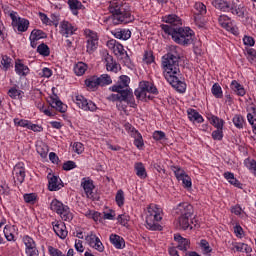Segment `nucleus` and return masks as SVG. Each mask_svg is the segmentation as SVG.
Here are the masks:
<instances>
[{"label": "nucleus", "instance_id": "nucleus-1", "mask_svg": "<svg viewBox=\"0 0 256 256\" xmlns=\"http://www.w3.org/2000/svg\"><path fill=\"white\" fill-rule=\"evenodd\" d=\"M162 69L166 81H168L174 89H177L179 93H185L187 85L177 77V75H179V60L169 56H163Z\"/></svg>", "mask_w": 256, "mask_h": 256}, {"label": "nucleus", "instance_id": "nucleus-2", "mask_svg": "<svg viewBox=\"0 0 256 256\" xmlns=\"http://www.w3.org/2000/svg\"><path fill=\"white\" fill-rule=\"evenodd\" d=\"M111 15L107 18V21L113 23V25H121L122 23H131L133 17L131 15V6L121 0H112L108 7Z\"/></svg>", "mask_w": 256, "mask_h": 256}, {"label": "nucleus", "instance_id": "nucleus-3", "mask_svg": "<svg viewBox=\"0 0 256 256\" xmlns=\"http://www.w3.org/2000/svg\"><path fill=\"white\" fill-rule=\"evenodd\" d=\"M165 35H170L174 43L187 47L193 43L195 32L189 27L173 28L167 24L160 25Z\"/></svg>", "mask_w": 256, "mask_h": 256}, {"label": "nucleus", "instance_id": "nucleus-4", "mask_svg": "<svg viewBox=\"0 0 256 256\" xmlns=\"http://www.w3.org/2000/svg\"><path fill=\"white\" fill-rule=\"evenodd\" d=\"M146 228L150 231H159L161 225L160 221H163V208L156 204H150L146 209Z\"/></svg>", "mask_w": 256, "mask_h": 256}, {"label": "nucleus", "instance_id": "nucleus-5", "mask_svg": "<svg viewBox=\"0 0 256 256\" xmlns=\"http://www.w3.org/2000/svg\"><path fill=\"white\" fill-rule=\"evenodd\" d=\"M50 209L51 211H54V213H57L59 217L62 219V221H66L68 223H71L73 221V212H71V208L69 206L63 204V202L54 199L50 203Z\"/></svg>", "mask_w": 256, "mask_h": 256}, {"label": "nucleus", "instance_id": "nucleus-6", "mask_svg": "<svg viewBox=\"0 0 256 256\" xmlns=\"http://www.w3.org/2000/svg\"><path fill=\"white\" fill-rule=\"evenodd\" d=\"M84 36L86 39V52L92 55V53L97 51V47H99V35L91 29H85Z\"/></svg>", "mask_w": 256, "mask_h": 256}, {"label": "nucleus", "instance_id": "nucleus-7", "mask_svg": "<svg viewBox=\"0 0 256 256\" xmlns=\"http://www.w3.org/2000/svg\"><path fill=\"white\" fill-rule=\"evenodd\" d=\"M129 83H131V78L127 75H121L118 79L117 84H114L109 88L110 91H122L127 93L129 97L135 98L133 96V90L129 88Z\"/></svg>", "mask_w": 256, "mask_h": 256}, {"label": "nucleus", "instance_id": "nucleus-8", "mask_svg": "<svg viewBox=\"0 0 256 256\" xmlns=\"http://www.w3.org/2000/svg\"><path fill=\"white\" fill-rule=\"evenodd\" d=\"M10 19L12 20V27L18 33H25L29 29V21L26 18H21L17 12H10Z\"/></svg>", "mask_w": 256, "mask_h": 256}, {"label": "nucleus", "instance_id": "nucleus-9", "mask_svg": "<svg viewBox=\"0 0 256 256\" xmlns=\"http://www.w3.org/2000/svg\"><path fill=\"white\" fill-rule=\"evenodd\" d=\"M124 129L128 133V135H130V137L134 139L135 147H137L140 150L143 149V147H145V142L143 141V135H141L140 131L137 130L135 127H133L131 123L126 122L124 124Z\"/></svg>", "mask_w": 256, "mask_h": 256}, {"label": "nucleus", "instance_id": "nucleus-10", "mask_svg": "<svg viewBox=\"0 0 256 256\" xmlns=\"http://www.w3.org/2000/svg\"><path fill=\"white\" fill-rule=\"evenodd\" d=\"M112 92L117 93V94H110L107 97L108 101H112V102L120 101V103L124 101L125 103H127L132 108L137 107V103L135 102V98H132L127 93H125L123 91H112Z\"/></svg>", "mask_w": 256, "mask_h": 256}, {"label": "nucleus", "instance_id": "nucleus-11", "mask_svg": "<svg viewBox=\"0 0 256 256\" xmlns=\"http://www.w3.org/2000/svg\"><path fill=\"white\" fill-rule=\"evenodd\" d=\"M85 241L88 247L95 249L99 253H103V251H105V246L103 245V242H101V239L97 237V234H95V232L93 231L89 232L85 236Z\"/></svg>", "mask_w": 256, "mask_h": 256}, {"label": "nucleus", "instance_id": "nucleus-12", "mask_svg": "<svg viewBox=\"0 0 256 256\" xmlns=\"http://www.w3.org/2000/svg\"><path fill=\"white\" fill-rule=\"evenodd\" d=\"M74 103L79 107V109H82L83 111H91L94 113V111L97 110V104H95L91 100H87L83 95H76L74 98Z\"/></svg>", "mask_w": 256, "mask_h": 256}, {"label": "nucleus", "instance_id": "nucleus-13", "mask_svg": "<svg viewBox=\"0 0 256 256\" xmlns=\"http://www.w3.org/2000/svg\"><path fill=\"white\" fill-rule=\"evenodd\" d=\"M174 175L177 179V181H181L183 184V187L186 189H191L193 182L191 181V177L183 170L181 167H174L173 169Z\"/></svg>", "mask_w": 256, "mask_h": 256}, {"label": "nucleus", "instance_id": "nucleus-14", "mask_svg": "<svg viewBox=\"0 0 256 256\" xmlns=\"http://www.w3.org/2000/svg\"><path fill=\"white\" fill-rule=\"evenodd\" d=\"M77 31V25L71 23L68 20H63L59 24V33L62 35V37H71L75 35V32Z\"/></svg>", "mask_w": 256, "mask_h": 256}, {"label": "nucleus", "instance_id": "nucleus-15", "mask_svg": "<svg viewBox=\"0 0 256 256\" xmlns=\"http://www.w3.org/2000/svg\"><path fill=\"white\" fill-rule=\"evenodd\" d=\"M14 183L21 185L25 181V164L23 162H18L12 171Z\"/></svg>", "mask_w": 256, "mask_h": 256}, {"label": "nucleus", "instance_id": "nucleus-16", "mask_svg": "<svg viewBox=\"0 0 256 256\" xmlns=\"http://www.w3.org/2000/svg\"><path fill=\"white\" fill-rule=\"evenodd\" d=\"M194 213L193 205L187 202L180 203L176 207V215H179V217H193Z\"/></svg>", "mask_w": 256, "mask_h": 256}, {"label": "nucleus", "instance_id": "nucleus-17", "mask_svg": "<svg viewBox=\"0 0 256 256\" xmlns=\"http://www.w3.org/2000/svg\"><path fill=\"white\" fill-rule=\"evenodd\" d=\"M239 0H231V5L229 8V13L232 15H237V17H245L247 14V8L243 4H238Z\"/></svg>", "mask_w": 256, "mask_h": 256}, {"label": "nucleus", "instance_id": "nucleus-18", "mask_svg": "<svg viewBox=\"0 0 256 256\" xmlns=\"http://www.w3.org/2000/svg\"><path fill=\"white\" fill-rule=\"evenodd\" d=\"M106 45L108 49L113 51L116 57H123V55H127V51H125V48L121 43L117 42V40H109Z\"/></svg>", "mask_w": 256, "mask_h": 256}, {"label": "nucleus", "instance_id": "nucleus-19", "mask_svg": "<svg viewBox=\"0 0 256 256\" xmlns=\"http://www.w3.org/2000/svg\"><path fill=\"white\" fill-rule=\"evenodd\" d=\"M52 227L57 237H59L60 239H67V235H69V232L67 231V226L63 222L54 221L52 222Z\"/></svg>", "mask_w": 256, "mask_h": 256}, {"label": "nucleus", "instance_id": "nucleus-20", "mask_svg": "<svg viewBox=\"0 0 256 256\" xmlns=\"http://www.w3.org/2000/svg\"><path fill=\"white\" fill-rule=\"evenodd\" d=\"M17 231H19V229L17 228L16 225H11V224L5 225L3 229V234L6 241L15 243V241H17V238L15 237V235H17Z\"/></svg>", "mask_w": 256, "mask_h": 256}, {"label": "nucleus", "instance_id": "nucleus-21", "mask_svg": "<svg viewBox=\"0 0 256 256\" xmlns=\"http://www.w3.org/2000/svg\"><path fill=\"white\" fill-rule=\"evenodd\" d=\"M14 71L18 77H27L31 73L29 66L25 65L21 59L15 61Z\"/></svg>", "mask_w": 256, "mask_h": 256}, {"label": "nucleus", "instance_id": "nucleus-22", "mask_svg": "<svg viewBox=\"0 0 256 256\" xmlns=\"http://www.w3.org/2000/svg\"><path fill=\"white\" fill-rule=\"evenodd\" d=\"M162 21L170 25L173 29H175L174 27L179 28L183 25V20L177 14L166 15L162 18Z\"/></svg>", "mask_w": 256, "mask_h": 256}, {"label": "nucleus", "instance_id": "nucleus-23", "mask_svg": "<svg viewBox=\"0 0 256 256\" xmlns=\"http://www.w3.org/2000/svg\"><path fill=\"white\" fill-rule=\"evenodd\" d=\"M81 187H83L84 193L88 199H93V190L95 189V184L90 178H83L81 181Z\"/></svg>", "mask_w": 256, "mask_h": 256}, {"label": "nucleus", "instance_id": "nucleus-24", "mask_svg": "<svg viewBox=\"0 0 256 256\" xmlns=\"http://www.w3.org/2000/svg\"><path fill=\"white\" fill-rule=\"evenodd\" d=\"M105 63L106 71H109L110 73H119V71H121V64L117 63L112 56H106Z\"/></svg>", "mask_w": 256, "mask_h": 256}, {"label": "nucleus", "instance_id": "nucleus-25", "mask_svg": "<svg viewBox=\"0 0 256 256\" xmlns=\"http://www.w3.org/2000/svg\"><path fill=\"white\" fill-rule=\"evenodd\" d=\"M63 187L61 178L51 175H48V189L49 191H59Z\"/></svg>", "mask_w": 256, "mask_h": 256}, {"label": "nucleus", "instance_id": "nucleus-26", "mask_svg": "<svg viewBox=\"0 0 256 256\" xmlns=\"http://www.w3.org/2000/svg\"><path fill=\"white\" fill-rule=\"evenodd\" d=\"M48 102L52 109H56L59 113H65L67 111V105L63 104L57 96L50 97Z\"/></svg>", "mask_w": 256, "mask_h": 256}, {"label": "nucleus", "instance_id": "nucleus-27", "mask_svg": "<svg viewBox=\"0 0 256 256\" xmlns=\"http://www.w3.org/2000/svg\"><path fill=\"white\" fill-rule=\"evenodd\" d=\"M174 241L178 243L177 249H179V251H189L191 247V242L189 239L183 238L181 235L176 234L174 235Z\"/></svg>", "mask_w": 256, "mask_h": 256}, {"label": "nucleus", "instance_id": "nucleus-28", "mask_svg": "<svg viewBox=\"0 0 256 256\" xmlns=\"http://www.w3.org/2000/svg\"><path fill=\"white\" fill-rule=\"evenodd\" d=\"M193 217L190 216H179L177 220V225L179 229H183V231H187V229H193L191 225L193 222L191 221Z\"/></svg>", "mask_w": 256, "mask_h": 256}, {"label": "nucleus", "instance_id": "nucleus-29", "mask_svg": "<svg viewBox=\"0 0 256 256\" xmlns=\"http://www.w3.org/2000/svg\"><path fill=\"white\" fill-rule=\"evenodd\" d=\"M109 241L115 249H125V239L117 234H111Z\"/></svg>", "mask_w": 256, "mask_h": 256}, {"label": "nucleus", "instance_id": "nucleus-30", "mask_svg": "<svg viewBox=\"0 0 256 256\" xmlns=\"http://www.w3.org/2000/svg\"><path fill=\"white\" fill-rule=\"evenodd\" d=\"M212 5L215 7V9L223 11V13H229V9L231 8V0H212Z\"/></svg>", "mask_w": 256, "mask_h": 256}, {"label": "nucleus", "instance_id": "nucleus-31", "mask_svg": "<svg viewBox=\"0 0 256 256\" xmlns=\"http://www.w3.org/2000/svg\"><path fill=\"white\" fill-rule=\"evenodd\" d=\"M218 23L223 27L224 29H227V31H232L234 35H237V30H235L234 27H231V18L227 15H221L218 18Z\"/></svg>", "mask_w": 256, "mask_h": 256}, {"label": "nucleus", "instance_id": "nucleus-32", "mask_svg": "<svg viewBox=\"0 0 256 256\" xmlns=\"http://www.w3.org/2000/svg\"><path fill=\"white\" fill-rule=\"evenodd\" d=\"M112 35L115 37V39H122V41L131 39V31L129 29H115L112 31Z\"/></svg>", "mask_w": 256, "mask_h": 256}, {"label": "nucleus", "instance_id": "nucleus-33", "mask_svg": "<svg viewBox=\"0 0 256 256\" xmlns=\"http://www.w3.org/2000/svg\"><path fill=\"white\" fill-rule=\"evenodd\" d=\"M187 115H188L189 121H192V123H203L205 121L203 116L193 108H189L187 110Z\"/></svg>", "mask_w": 256, "mask_h": 256}, {"label": "nucleus", "instance_id": "nucleus-34", "mask_svg": "<svg viewBox=\"0 0 256 256\" xmlns=\"http://www.w3.org/2000/svg\"><path fill=\"white\" fill-rule=\"evenodd\" d=\"M230 89L238 95V97H245V94L247 93L245 91V87L237 82V80H233L230 84Z\"/></svg>", "mask_w": 256, "mask_h": 256}, {"label": "nucleus", "instance_id": "nucleus-35", "mask_svg": "<svg viewBox=\"0 0 256 256\" xmlns=\"http://www.w3.org/2000/svg\"><path fill=\"white\" fill-rule=\"evenodd\" d=\"M13 67V59L7 55H2L0 60L1 71H9Z\"/></svg>", "mask_w": 256, "mask_h": 256}, {"label": "nucleus", "instance_id": "nucleus-36", "mask_svg": "<svg viewBox=\"0 0 256 256\" xmlns=\"http://www.w3.org/2000/svg\"><path fill=\"white\" fill-rule=\"evenodd\" d=\"M208 121L215 127V129H223L225 127V120L210 114L207 116Z\"/></svg>", "mask_w": 256, "mask_h": 256}, {"label": "nucleus", "instance_id": "nucleus-37", "mask_svg": "<svg viewBox=\"0 0 256 256\" xmlns=\"http://www.w3.org/2000/svg\"><path fill=\"white\" fill-rule=\"evenodd\" d=\"M139 86L141 87V89L146 90L148 93H152V95H157L159 93L157 87H155V84H153V82L141 81L139 83Z\"/></svg>", "mask_w": 256, "mask_h": 256}, {"label": "nucleus", "instance_id": "nucleus-38", "mask_svg": "<svg viewBox=\"0 0 256 256\" xmlns=\"http://www.w3.org/2000/svg\"><path fill=\"white\" fill-rule=\"evenodd\" d=\"M134 171L136 172V175L139 177V179H147V169H145V165H143V163H135Z\"/></svg>", "mask_w": 256, "mask_h": 256}, {"label": "nucleus", "instance_id": "nucleus-39", "mask_svg": "<svg viewBox=\"0 0 256 256\" xmlns=\"http://www.w3.org/2000/svg\"><path fill=\"white\" fill-rule=\"evenodd\" d=\"M68 5L72 11V15H79V9H85V6L79 0H68Z\"/></svg>", "mask_w": 256, "mask_h": 256}, {"label": "nucleus", "instance_id": "nucleus-40", "mask_svg": "<svg viewBox=\"0 0 256 256\" xmlns=\"http://www.w3.org/2000/svg\"><path fill=\"white\" fill-rule=\"evenodd\" d=\"M87 69H89V66L86 63L78 62L74 65L73 71L77 77H82V75H85Z\"/></svg>", "mask_w": 256, "mask_h": 256}, {"label": "nucleus", "instance_id": "nucleus-41", "mask_svg": "<svg viewBox=\"0 0 256 256\" xmlns=\"http://www.w3.org/2000/svg\"><path fill=\"white\" fill-rule=\"evenodd\" d=\"M135 97L139 99L140 101H149L151 100V95L148 91L141 88V86L138 87V89L134 92Z\"/></svg>", "mask_w": 256, "mask_h": 256}, {"label": "nucleus", "instance_id": "nucleus-42", "mask_svg": "<svg viewBox=\"0 0 256 256\" xmlns=\"http://www.w3.org/2000/svg\"><path fill=\"white\" fill-rule=\"evenodd\" d=\"M164 57H170L172 59H181V48L179 46L172 45L169 47V52Z\"/></svg>", "mask_w": 256, "mask_h": 256}, {"label": "nucleus", "instance_id": "nucleus-43", "mask_svg": "<svg viewBox=\"0 0 256 256\" xmlns=\"http://www.w3.org/2000/svg\"><path fill=\"white\" fill-rule=\"evenodd\" d=\"M247 119L253 128V133L256 134V108H255V106L250 107V112L247 115Z\"/></svg>", "mask_w": 256, "mask_h": 256}, {"label": "nucleus", "instance_id": "nucleus-44", "mask_svg": "<svg viewBox=\"0 0 256 256\" xmlns=\"http://www.w3.org/2000/svg\"><path fill=\"white\" fill-rule=\"evenodd\" d=\"M85 85L88 87V89H97V87H100L99 85V77L98 76H92L85 80Z\"/></svg>", "mask_w": 256, "mask_h": 256}, {"label": "nucleus", "instance_id": "nucleus-45", "mask_svg": "<svg viewBox=\"0 0 256 256\" xmlns=\"http://www.w3.org/2000/svg\"><path fill=\"white\" fill-rule=\"evenodd\" d=\"M98 83L100 87H107V85H111L113 83V79L109 74H102L98 77Z\"/></svg>", "mask_w": 256, "mask_h": 256}, {"label": "nucleus", "instance_id": "nucleus-46", "mask_svg": "<svg viewBox=\"0 0 256 256\" xmlns=\"http://www.w3.org/2000/svg\"><path fill=\"white\" fill-rule=\"evenodd\" d=\"M22 241L25 245V249H34L35 247H37V243L29 235L23 236Z\"/></svg>", "mask_w": 256, "mask_h": 256}, {"label": "nucleus", "instance_id": "nucleus-47", "mask_svg": "<svg viewBox=\"0 0 256 256\" xmlns=\"http://www.w3.org/2000/svg\"><path fill=\"white\" fill-rule=\"evenodd\" d=\"M200 249L204 255H211V252L213 251V248H211V245H209V242L205 239H202L200 241Z\"/></svg>", "mask_w": 256, "mask_h": 256}, {"label": "nucleus", "instance_id": "nucleus-48", "mask_svg": "<svg viewBox=\"0 0 256 256\" xmlns=\"http://www.w3.org/2000/svg\"><path fill=\"white\" fill-rule=\"evenodd\" d=\"M211 92L216 99H223V89L221 88V85H219V83L213 84Z\"/></svg>", "mask_w": 256, "mask_h": 256}, {"label": "nucleus", "instance_id": "nucleus-49", "mask_svg": "<svg viewBox=\"0 0 256 256\" xmlns=\"http://www.w3.org/2000/svg\"><path fill=\"white\" fill-rule=\"evenodd\" d=\"M8 95L11 99H22L23 92L17 87H12L8 90Z\"/></svg>", "mask_w": 256, "mask_h": 256}, {"label": "nucleus", "instance_id": "nucleus-50", "mask_svg": "<svg viewBox=\"0 0 256 256\" xmlns=\"http://www.w3.org/2000/svg\"><path fill=\"white\" fill-rule=\"evenodd\" d=\"M37 53H39V55H42V57H49V55H51V50L49 49V46H47V44L42 43L38 45Z\"/></svg>", "mask_w": 256, "mask_h": 256}, {"label": "nucleus", "instance_id": "nucleus-51", "mask_svg": "<svg viewBox=\"0 0 256 256\" xmlns=\"http://www.w3.org/2000/svg\"><path fill=\"white\" fill-rule=\"evenodd\" d=\"M45 37H47V34H45V32H43L42 30L34 29L31 32L29 39H33L34 41H40V39H45Z\"/></svg>", "mask_w": 256, "mask_h": 256}, {"label": "nucleus", "instance_id": "nucleus-52", "mask_svg": "<svg viewBox=\"0 0 256 256\" xmlns=\"http://www.w3.org/2000/svg\"><path fill=\"white\" fill-rule=\"evenodd\" d=\"M196 15H207V6L203 2H196L194 4Z\"/></svg>", "mask_w": 256, "mask_h": 256}, {"label": "nucleus", "instance_id": "nucleus-53", "mask_svg": "<svg viewBox=\"0 0 256 256\" xmlns=\"http://www.w3.org/2000/svg\"><path fill=\"white\" fill-rule=\"evenodd\" d=\"M115 201L118 207H123L125 205V192L123 190H118L115 196Z\"/></svg>", "mask_w": 256, "mask_h": 256}, {"label": "nucleus", "instance_id": "nucleus-54", "mask_svg": "<svg viewBox=\"0 0 256 256\" xmlns=\"http://www.w3.org/2000/svg\"><path fill=\"white\" fill-rule=\"evenodd\" d=\"M14 125L16 127H23L24 129H29L31 125V120L14 118Z\"/></svg>", "mask_w": 256, "mask_h": 256}, {"label": "nucleus", "instance_id": "nucleus-55", "mask_svg": "<svg viewBox=\"0 0 256 256\" xmlns=\"http://www.w3.org/2000/svg\"><path fill=\"white\" fill-rule=\"evenodd\" d=\"M36 151L42 157V159H47V155L49 153V148H47V145L41 144L36 146Z\"/></svg>", "mask_w": 256, "mask_h": 256}, {"label": "nucleus", "instance_id": "nucleus-56", "mask_svg": "<svg viewBox=\"0 0 256 256\" xmlns=\"http://www.w3.org/2000/svg\"><path fill=\"white\" fill-rule=\"evenodd\" d=\"M235 248L239 253H251V247L245 243L238 242L235 244Z\"/></svg>", "mask_w": 256, "mask_h": 256}, {"label": "nucleus", "instance_id": "nucleus-57", "mask_svg": "<svg viewBox=\"0 0 256 256\" xmlns=\"http://www.w3.org/2000/svg\"><path fill=\"white\" fill-rule=\"evenodd\" d=\"M247 59L249 61V63H251L252 65H256V50L253 48H249L247 51Z\"/></svg>", "mask_w": 256, "mask_h": 256}, {"label": "nucleus", "instance_id": "nucleus-58", "mask_svg": "<svg viewBox=\"0 0 256 256\" xmlns=\"http://www.w3.org/2000/svg\"><path fill=\"white\" fill-rule=\"evenodd\" d=\"M223 128H216V130L212 131V139L214 141H223Z\"/></svg>", "mask_w": 256, "mask_h": 256}, {"label": "nucleus", "instance_id": "nucleus-59", "mask_svg": "<svg viewBox=\"0 0 256 256\" xmlns=\"http://www.w3.org/2000/svg\"><path fill=\"white\" fill-rule=\"evenodd\" d=\"M59 21H61V16L59 15V13H52L50 15V27L53 25L54 27H59Z\"/></svg>", "mask_w": 256, "mask_h": 256}, {"label": "nucleus", "instance_id": "nucleus-60", "mask_svg": "<svg viewBox=\"0 0 256 256\" xmlns=\"http://www.w3.org/2000/svg\"><path fill=\"white\" fill-rule=\"evenodd\" d=\"M23 197L25 203H29L30 205H35V201H37V194L35 193L24 194Z\"/></svg>", "mask_w": 256, "mask_h": 256}, {"label": "nucleus", "instance_id": "nucleus-61", "mask_svg": "<svg viewBox=\"0 0 256 256\" xmlns=\"http://www.w3.org/2000/svg\"><path fill=\"white\" fill-rule=\"evenodd\" d=\"M233 123L237 129H243V123H245V120H243V116L235 115L233 118Z\"/></svg>", "mask_w": 256, "mask_h": 256}, {"label": "nucleus", "instance_id": "nucleus-62", "mask_svg": "<svg viewBox=\"0 0 256 256\" xmlns=\"http://www.w3.org/2000/svg\"><path fill=\"white\" fill-rule=\"evenodd\" d=\"M244 166L252 173V171L255 169L256 161L251 158H246L244 160Z\"/></svg>", "mask_w": 256, "mask_h": 256}, {"label": "nucleus", "instance_id": "nucleus-63", "mask_svg": "<svg viewBox=\"0 0 256 256\" xmlns=\"http://www.w3.org/2000/svg\"><path fill=\"white\" fill-rule=\"evenodd\" d=\"M143 61L144 63H146L147 65H151V63H153L155 61V57L153 56V52L151 51H146L144 53V57H143Z\"/></svg>", "mask_w": 256, "mask_h": 256}, {"label": "nucleus", "instance_id": "nucleus-64", "mask_svg": "<svg viewBox=\"0 0 256 256\" xmlns=\"http://www.w3.org/2000/svg\"><path fill=\"white\" fill-rule=\"evenodd\" d=\"M48 253L50 256H65V254L61 250L53 246L48 247Z\"/></svg>", "mask_w": 256, "mask_h": 256}]
</instances>
